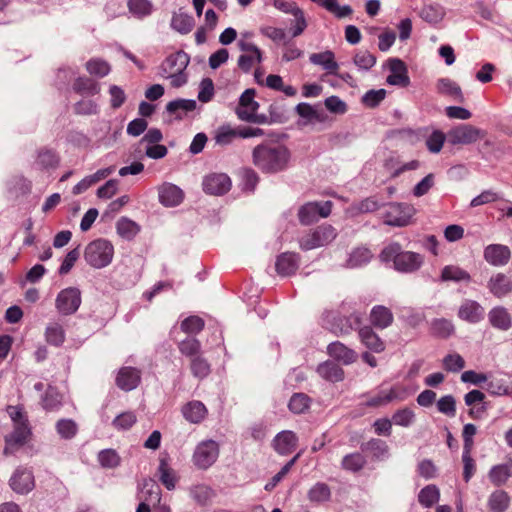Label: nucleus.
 Masks as SVG:
<instances>
[{"instance_id":"obj_1","label":"nucleus","mask_w":512,"mask_h":512,"mask_svg":"<svg viewBox=\"0 0 512 512\" xmlns=\"http://www.w3.org/2000/svg\"><path fill=\"white\" fill-rule=\"evenodd\" d=\"M289 149L279 143H261L252 151V162L263 173H278L288 167Z\"/></svg>"},{"instance_id":"obj_2","label":"nucleus","mask_w":512,"mask_h":512,"mask_svg":"<svg viewBox=\"0 0 512 512\" xmlns=\"http://www.w3.org/2000/svg\"><path fill=\"white\" fill-rule=\"evenodd\" d=\"M382 256L386 260H393L395 268L401 272H413L417 270L423 262L420 254L401 251V246L398 243H392L386 246L382 251Z\"/></svg>"},{"instance_id":"obj_3","label":"nucleus","mask_w":512,"mask_h":512,"mask_svg":"<svg viewBox=\"0 0 512 512\" xmlns=\"http://www.w3.org/2000/svg\"><path fill=\"white\" fill-rule=\"evenodd\" d=\"M114 256V246L106 239L99 238L87 244L84 250L85 261L93 268L108 266Z\"/></svg>"},{"instance_id":"obj_4","label":"nucleus","mask_w":512,"mask_h":512,"mask_svg":"<svg viewBox=\"0 0 512 512\" xmlns=\"http://www.w3.org/2000/svg\"><path fill=\"white\" fill-rule=\"evenodd\" d=\"M407 397V390L403 385L396 384L389 390L368 392L362 395L361 405L367 408H379L395 400L402 401Z\"/></svg>"},{"instance_id":"obj_5","label":"nucleus","mask_w":512,"mask_h":512,"mask_svg":"<svg viewBox=\"0 0 512 512\" xmlns=\"http://www.w3.org/2000/svg\"><path fill=\"white\" fill-rule=\"evenodd\" d=\"M337 236L335 229L328 224L320 225L303 235L299 240L302 250H312L331 243Z\"/></svg>"},{"instance_id":"obj_6","label":"nucleus","mask_w":512,"mask_h":512,"mask_svg":"<svg viewBox=\"0 0 512 512\" xmlns=\"http://www.w3.org/2000/svg\"><path fill=\"white\" fill-rule=\"evenodd\" d=\"M220 453L219 444L212 440H204L200 442L193 453V464L201 470L211 467L218 459Z\"/></svg>"},{"instance_id":"obj_7","label":"nucleus","mask_w":512,"mask_h":512,"mask_svg":"<svg viewBox=\"0 0 512 512\" xmlns=\"http://www.w3.org/2000/svg\"><path fill=\"white\" fill-rule=\"evenodd\" d=\"M415 214V208L410 204L391 203L383 213V220L391 226H407Z\"/></svg>"},{"instance_id":"obj_8","label":"nucleus","mask_w":512,"mask_h":512,"mask_svg":"<svg viewBox=\"0 0 512 512\" xmlns=\"http://www.w3.org/2000/svg\"><path fill=\"white\" fill-rule=\"evenodd\" d=\"M81 304V291L76 287L61 290L55 300L57 311L62 315L74 314Z\"/></svg>"},{"instance_id":"obj_9","label":"nucleus","mask_w":512,"mask_h":512,"mask_svg":"<svg viewBox=\"0 0 512 512\" xmlns=\"http://www.w3.org/2000/svg\"><path fill=\"white\" fill-rule=\"evenodd\" d=\"M32 437V429L13 428L4 438L3 455L5 457L16 456L32 440Z\"/></svg>"},{"instance_id":"obj_10","label":"nucleus","mask_w":512,"mask_h":512,"mask_svg":"<svg viewBox=\"0 0 512 512\" xmlns=\"http://www.w3.org/2000/svg\"><path fill=\"white\" fill-rule=\"evenodd\" d=\"M486 132L470 124L459 125L448 133L449 141L454 144L468 145L483 139Z\"/></svg>"},{"instance_id":"obj_11","label":"nucleus","mask_w":512,"mask_h":512,"mask_svg":"<svg viewBox=\"0 0 512 512\" xmlns=\"http://www.w3.org/2000/svg\"><path fill=\"white\" fill-rule=\"evenodd\" d=\"M332 203L326 201L324 203L309 202L301 206L298 211V218L301 224L309 225L318 220L319 217L326 218L330 215Z\"/></svg>"},{"instance_id":"obj_12","label":"nucleus","mask_w":512,"mask_h":512,"mask_svg":"<svg viewBox=\"0 0 512 512\" xmlns=\"http://www.w3.org/2000/svg\"><path fill=\"white\" fill-rule=\"evenodd\" d=\"M239 47L243 52L238 60V66L242 71L249 72L252 68L261 63L262 52L256 45L250 42L240 41Z\"/></svg>"},{"instance_id":"obj_13","label":"nucleus","mask_w":512,"mask_h":512,"mask_svg":"<svg viewBox=\"0 0 512 512\" xmlns=\"http://www.w3.org/2000/svg\"><path fill=\"white\" fill-rule=\"evenodd\" d=\"M9 485L18 494H25L34 488V476L31 470L18 467L12 474Z\"/></svg>"},{"instance_id":"obj_14","label":"nucleus","mask_w":512,"mask_h":512,"mask_svg":"<svg viewBox=\"0 0 512 512\" xmlns=\"http://www.w3.org/2000/svg\"><path fill=\"white\" fill-rule=\"evenodd\" d=\"M231 188V180L225 173H211L203 180V190L211 195H223Z\"/></svg>"},{"instance_id":"obj_15","label":"nucleus","mask_w":512,"mask_h":512,"mask_svg":"<svg viewBox=\"0 0 512 512\" xmlns=\"http://www.w3.org/2000/svg\"><path fill=\"white\" fill-rule=\"evenodd\" d=\"M256 91L255 89H246L239 98L238 105L236 107V115L242 121L250 119L254 113H256L260 107L259 103L255 101Z\"/></svg>"},{"instance_id":"obj_16","label":"nucleus","mask_w":512,"mask_h":512,"mask_svg":"<svg viewBox=\"0 0 512 512\" xmlns=\"http://www.w3.org/2000/svg\"><path fill=\"white\" fill-rule=\"evenodd\" d=\"M486 395L477 389L469 391L464 396V402L469 407L468 415L473 420H480L487 411Z\"/></svg>"},{"instance_id":"obj_17","label":"nucleus","mask_w":512,"mask_h":512,"mask_svg":"<svg viewBox=\"0 0 512 512\" xmlns=\"http://www.w3.org/2000/svg\"><path fill=\"white\" fill-rule=\"evenodd\" d=\"M116 385L124 391L135 389L141 382V371L135 367H121L116 375Z\"/></svg>"},{"instance_id":"obj_18","label":"nucleus","mask_w":512,"mask_h":512,"mask_svg":"<svg viewBox=\"0 0 512 512\" xmlns=\"http://www.w3.org/2000/svg\"><path fill=\"white\" fill-rule=\"evenodd\" d=\"M189 63V58L183 51L175 52L162 62L161 70L163 75H175L183 72Z\"/></svg>"},{"instance_id":"obj_19","label":"nucleus","mask_w":512,"mask_h":512,"mask_svg":"<svg viewBox=\"0 0 512 512\" xmlns=\"http://www.w3.org/2000/svg\"><path fill=\"white\" fill-rule=\"evenodd\" d=\"M511 257L508 246L502 244H490L484 249V259L491 265L504 266Z\"/></svg>"},{"instance_id":"obj_20","label":"nucleus","mask_w":512,"mask_h":512,"mask_svg":"<svg viewBox=\"0 0 512 512\" xmlns=\"http://www.w3.org/2000/svg\"><path fill=\"white\" fill-rule=\"evenodd\" d=\"M299 254L295 252H284L277 256L275 270L280 276H291L299 267Z\"/></svg>"},{"instance_id":"obj_21","label":"nucleus","mask_w":512,"mask_h":512,"mask_svg":"<svg viewBox=\"0 0 512 512\" xmlns=\"http://www.w3.org/2000/svg\"><path fill=\"white\" fill-rule=\"evenodd\" d=\"M159 201L167 207L179 205L184 199L183 191L171 183H163L158 187Z\"/></svg>"},{"instance_id":"obj_22","label":"nucleus","mask_w":512,"mask_h":512,"mask_svg":"<svg viewBox=\"0 0 512 512\" xmlns=\"http://www.w3.org/2000/svg\"><path fill=\"white\" fill-rule=\"evenodd\" d=\"M360 342L370 351L381 353L385 350L384 341L378 336L371 326H363L358 330Z\"/></svg>"},{"instance_id":"obj_23","label":"nucleus","mask_w":512,"mask_h":512,"mask_svg":"<svg viewBox=\"0 0 512 512\" xmlns=\"http://www.w3.org/2000/svg\"><path fill=\"white\" fill-rule=\"evenodd\" d=\"M297 444L296 434L289 430L278 433L273 440L274 449L281 455L291 454L297 448Z\"/></svg>"},{"instance_id":"obj_24","label":"nucleus","mask_w":512,"mask_h":512,"mask_svg":"<svg viewBox=\"0 0 512 512\" xmlns=\"http://www.w3.org/2000/svg\"><path fill=\"white\" fill-rule=\"evenodd\" d=\"M458 317L470 323H477L484 317L483 307L474 300H465L458 310Z\"/></svg>"},{"instance_id":"obj_25","label":"nucleus","mask_w":512,"mask_h":512,"mask_svg":"<svg viewBox=\"0 0 512 512\" xmlns=\"http://www.w3.org/2000/svg\"><path fill=\"white\" fill-rule=\"evenodd\" d=\"M60 164L59 155L52 149L41 148L37 152L35 167L40 171L56 169Z\"/></svg>"},{"instance_id":"obj_26","label":"nucleus","mask_w":512,"mask_h":512,"mask_svg":"<svg viewBox=\"0 0 512 512\" xmlns=\"http://www.w3.org/2000/svg\"><path fill=\"white\" fill-rule=\"evenodd\" d=\"M311 63L321 66L327 74L337 75L339 64L335 60V54L331 50L312 53L309 57Z\"/></svg>"},{"instance_id":"obj_27","label":"nucleus","mask_w":512,"mask_h":512,"mask_svg":"<svg viewBox=\"0 0 512 512\" xmlns=\"http://www.w3.org/2000/svg\"><path fill=\"white\" fill-rule=\"evenodd\" d=\"M391 73L387 77V83L399 87H406L409 84L407 69L403 61L394 59L390 61Z\"/></svg>"},{"instance_id":"obj_28","label":"nucleus","mask_w":512,"mask_h":512,"mask_svg":"<svg viewBox=\"0 0 512 512\" xmlns=\"http://www.w3.org/2000/svg\"><path fill=\"white\" fill-rule=\"evenodd\" d=\"M184 418L194 424L201 423L207 416L208 410L201 401L193 400L182 406Z\"/></svg>"},{"instance_id":"obj_29","label":"nucleus","mask_w":512,"mask_h":512,"mask_svg":"<svg viewBox=\"0 0 512 512\" xmlns=\"http://www.w3.org/2000/svg\"><path fill=\"white\" fill-rule=\"evenodd\" d=\"M158 476L160 482L165 486L166 489H175L179 477L176 471L170 465L168 457L160 458Z\"/></svg>"},{"instance_id":"obj_30","label":"nucleus","mask_w":512,"mask_h":512,"mask_svg":"<svg viewBox=\"0 0 512 512\" xmlns=\"http://www.w3.org/2000/svg\"><path fill=\"white\" fill-rule=\"evenodd\" d=\"M488 288L494 296L502 298L512 292V280L504 273H497L490 278Z\"/></svg>"},{"instance_id":"obj_31","label":"nucleus","mask_w":512,"mask_h":512,"mask_svg":"<svg viewBox=\"0 0 512 512\" xmlns=\"http://www.w3.org/2000/svg\"><path fill=\"white\" fill-rule=\"evenodd\" d=\"M327 353L330 357L344 364H351L357 360L356 352L339 341L329 344Z\"/></svg>"},{"instance_id":"obj_32","label":"nucleus","mask_w":512,"mask_h":512,"mask_svg":"<svg viewBox=\"0 0 512 512\" xmlns=\"http://www.w3.org/2000/svg\"><path fill=\"white\" fill-rule=\"evenodd\" d=\"M510 504V495L503 489H497L489 495L487 509L489 512H506Z\"/></svg>"},{"instance_id":"obj_33","label":"nucleus","mask_w":512,"mask_h":512,"mask_svg":"<svg viewBox=\"0 0 512 512\" xmlns=\"http://www.w3.org/2000/svg\"><path fill=\"white\" fill-rule=\"evenodd\" d=\"M490 324L500 330H508L512 326V319L506 308L498 306L489 311Z\"/></svg>"},{"instance_id":"obj_34","label":"nucleus","mask_w":512,"mask_h":512,"mask_svg":"<svg viewBox=\"0 0 512 512\" xmlns=\"http://www.w3.org/2000/svg\"><path fill=\"white\" fill-rule=\"evenodd\" d=\"M318 374L325 380L335 383L344 379V370L335 362L325 361L317 367Z\"/></svg>"},{"instance_id":"obj_35","label":"nucleus","mask_w":512,"mask_h":512,"mask_svg":"<svg viewBox=\"0 0 512 512\" xmlns=\"http://www.w3.org/2000/svg\"><path fill=\"white\" fill-rule=\"evenodd\" d=\"M370 322L374 327L384 329L392 324L393 314L385 306H375L370 313Z\"/></svg>"},{"instance_id":"obj_36","label":"nucleus","mask_w":512,"mask_h":512,"mask_svg":"<svg viewBox=\"0 0 512 512\" xmlns=\"http://www.w3.org/2000/svg\"><path fill=\"white\" fill-rule=\"evenodd\" d=\"M138 498L141 502L154 505L161 500V489L152 479L145 480Z\"/></svg>"},{"instance_id":"obj_37","label":"nucleus","mask_w":512,"mask_h":512,"mask_svg":"<svg viewBox=\"0 0 512 512\" xmlns=\"http://www.w3.org/2000/svg\"><path fill=\"white\" fill-rule=\"evenodd\" d=\"M437 91L438 93L450 97L452 100L458 103L464 102L461 88L450 79H440L437 82Z\"/></svg>"},{"instance_id":"obj_38","label":"nucleus","mask_w":512,"mask_h":512,"mask_svg":"<svg viewBox=\"0 0 512 512\" xmlns=\"http://www.w3.org/2000/svg\"><path fill=\"white\" fill-rule=\"evenodd\" d=\"M367 465L366 457L360 452H353L343 457L341 467L352 473L360 472Z\"/></svg>"},{"instance_id":"obj_39","label":"nucleus","mask_w":512,"mask_h":512,"mask_svg":"<svg viewBox=\"0 0 512 512\" xmlns=\"http://www.w3.org/2000/svg\"><path fill=\"white\" fill-rule=\"evenodd\" d=\"M7 413L13 422V428L32 429L25 408L22 405H9Z\"/></svg>"},{"instance_id":"obj_40","label":"nucleus","mask_w":512,"mask_h":512,"mask_svg":"<svg viewBox=\"0 0 512 512\" xmlns=\"http://www.w3.org/2000/svg\"><path fill=\"white\" fill-rule=\"evenodd\" d=\"M167 111L175 114L177 119H182L188 112L196 109L195 100L178 99L167 104Z\"/></svg>"},{"instance_id":"obj_41","label":"nucleus","mask_w":512,"mask_h":512,"mask_svg":"<svg viewBox=\"0 0 512 512\" xmlns=\"http://www.w3.org/2000/svg\"><path fill=\"white\" fill-rule=\"evenodd\" d=\"M313 3L325 8L332 13L336 18H344L352 15L353 10L350 6H340L337 0H311Z\"/></svg>"},{"instance_id":"obj_42","label":"nucleus","mask_w":512,"mask_h":512,"mask_svg":"<svg viewBox=\"0 0 512 512\" xmlns=\"http://www.w3.org/2000/svg\"><path fill=\"white\" fill-rule=\"evenodd\" d=\"M46 342L50 345L59 347L65 341V330L58 322L50 323L45 330Z\"/></svg>"},{"instance_id":"obj_43","label":"nucleus","mask_w":512,"mask_h":512,"mask_svg":"<svg viewBox=\"0 0 512 512\" xmlns=\"http://www.w3.org/2000/svg\"><path fill=\"white\" fill-rule=\"evenodd\" d=\"M73 89L76 93L81 95L93 96L99 93L98 83L88 77H79L73 83Z\"/></svg>"},{"instance_id":"obj_44","label":"nucleus","mask_w":512,"mask_h":512,"mask_svg":"<svg viewBox=\"0 0 512 512\" xmlns=\"http://www.w3.org/2000/svg\"><path fill=\"white\" fill-rule=\"evenodd\" d=\"M430 331L433 336L446 339L454 333L455 328L450 320L442 318L432 321Z\"/></svg>"},{"instance_id":"obj_45","label":"nucleus","mask_w":512,"mask_h":512,"mask_svg":"<svg viewBox=\"0 0 512 512\" xmlns=\"http://www.w3.org/2000/svg\"><path fill=\"white\" fill-rule=\"evenodd\" d=\"M178 349L189 360L202 353L200 341L190 336L178 343Z\"/></svg>"},{"instance_id":"obj_46","label":"nucleus","mask_w":512,"mask_h":512,"mask_svg":"<svg viewBox=\"0 0 512 512\" xmlns=\"http://www.w3.org/2000/svg\"><path fill=\"white\" fill-rule=\"evenodd\" d=\"M189 366L192 374L199 379L207 377L211 372L210 364L203 356V352L190 359Z\"/></svg>"},{"instance_id":"obj_47","label":"nucleus","mask_w":512,"mask_h":512,"mask_svg":"<svg viewBox=\"0 0 512 512\" xmlns=\"http://www.w3.org/2000/svg\"><path fill=\"white\" fill-rule=\"evenodd\" d=\"M116 228L117 233L127 240L134 239L140 231V226L128 218L119 219Z\"/></svg>"},{"instance_id":"obj_48","label":"nucleus","mask_w":512,"mask_h":512,"mask_svg":"<svg viewBox=\"0 0 512 512\" xmlns=\"http://www.w3.org/2000/svg\"><path fill=\"white\" fill-rule=\"evenodd\" d=\"M331 498V490L330 487L323 482L316 483L309 491H308V499L312 503H323L329 501Z\"/></svg>"},{"instance_id":"obj_49","label":"nucleus","mask_w":512,"mask_h":512,"mask_svg":"<svg viewBox=\"0 0 512 512\" xmlns=\"http://www.w3.org/2000/svg\"><path fill=\"white\" fill-rule=\"evenodd\" d=\"M510 476L511 471L509 466L506 464H500L492 467L488 474L490 482L496 487L506 484Z\"/></svg>"},{"instance_id":"obj_50","label":"nucleus","mask_w":512,"mask_h":512,"mask_svg":"<svg viewBox=\"0 0 512 512\" xmlns=\"http://www.w3.org/2000/svg\"><path fill=\"white\" fill-rule=\"evenodd\" d=\"M266 86L270 89L281 91L288 97L296 95L297 90L291 85H285L281 76L270 74L266 78Z\"/></svg>"},{"instance_id":"obj_51","label":"nucleus","mask_w":512,"mask_h":512,"mask_svg":"<svg viewBox=\"0 0 512 512\" xmlns=\"http://www.w3.org/2000/svg\"><path fill=\"white\" fill-rule=\"evenodd\" d=\"M465 364L464 358L456 352L449 353L442 359V368L446 372L458 373L465 367Z\"/></svg>"},{"instance_id":"obj_52","label":"nucleus","mask_w":512,"mask_h":512,"mask_svg":"<svg viewBox=\"0 0 512 512\" xmlns=\"http://www.w3.org/2000/svg\"><path fill=\"white\" fill-rule=\"evenodd\" d=\"M205 326L204 320L196 315L185 318L181 324V330L188 335H196L200 333Z\"/></svg>"},{"instance_id":"obj_53","label":"nucleus","mask_w":512,"mask_h":512,"mask_svg":"<svg viewBox=\"0 0 512 512\" xmlns=\"http://www.w3.org/2000/svg\"><path fill=\"white\" fill-rule=\"evenodd\" d=\"M439 497V489L435 485H428L419 492L418 501L425 507H431L438 502Z\"/></svg>"},{"instance_id":"obj_54","label":"nucleus","mask_w":512,"mask_h":512,"mask_svg":"<svg viewBox=\"0 0 512 512\" xmlns=\"http://www.w3.org/2000/svg\"><path fill=\"white\" fill-rule=\"evenodd\" d=\"M171 26L176 31L187 34L189 33L193 27H194V20L191 16L184 14V13H177L174 14L171 22Z\"/></svg>"},{"instance_id":"obj_55","label":"nucleus","mask_w":512,"mask_h":512,"mask_svg":"<svg viewBox=\"0 0 512 512\" xmlns=\"http://www.w3.org/2000/svg\"><path fill=\"white\" fill-rule=\"evenodd\" d=\"M372 254L369 249L365 247L355 248L351 253L347 260V264L349 267H357L361 266L371 259Z\"/></svg>"},{"instance_id":"obj_56","label":"nucleus","mask_w":512,"mask_h":512,"mask_svg":"<svg viewBox=\"0 0 512 512\" xmlns=\"http://www.w3.org/2000/svg\"><path fill=\"white\" fill-rule=\"evenodd\" d=\"M128 8L137 18H143L152 12V4L149 0H129Z\"/></svg>"},{"instance_id":"obj_57","label":"nucleus","mask_w":512,"mask_h":512,"mask_svg":"<svg viewBox=\"0 0 512 512\" xmlns=\"http://www.w3.org/2000/svg\"><path fill=\"white\" fill-rule=\"evenodd\" d=\"M191 494L198 504L206 505L215 493L210 486L198 484L191 489Z\"/></svg>"},{"instance_id":"obj_58","label":"nucleus","mask_w":512,"mask_h":512,"mask_svg":"<svg viewBox=\"0 0 512 512\" xmlns=\"http://www.w3.org/2000/svg\"><path fill=\"white\" fill-rule=\"evenodd\" d=\"M442 279L445 281H469L470 275L457 266H446L442 270Z\"/></svg>"},{"instance_id":"obj_59","label":"nucleus","mask_w":512,"mask_h":512,"mask_svg":"<svg viewBox=\"0 0 512 512\" xmlns=\"http://www.w3.org/2000/svg\"><path fill=\"white\" fill-rule=\"evenodd\" d=\"M437 410L446 415L447 417H454L456 415V400L452 395L442 396L436 403Z\"/></svg>"},{"instance_id":"obj_60","label":"nucleus","mask_w":512,"mask_h":512,"mask_svg":"<svg viewBox=\"0 0 512 512\" xmlns=\"http://www.w3.org/2000/svg\"><path fill=\"white\" fill-rule=\"evenodd\" d=\"M353 62L360 69L369 70L375 65L376 57L368 50H360L354 55Z\"/></svg>"},{"instance_id":"obj_61","label":"nucleus","mask_w":512,"mask_h":512,"mask_svg":"<svg viewBox=\"0 0 512 512\" xmlns=\"http://www.w3.org/2000/svg\"><path fill=\"white\" fill-rule=\"evenodd\" d=\"M310 398L304 393L294 394L289 401V409L296 414L305 412L309 408Z\"/></svg>"},{"instance_id":"obj_62","label":"nucleus","mask_w":512,"mask_h":512,"mask_svg":"<svg viewBox=\"0 0 512 512\" xmlns=\"http://www.w3.org/2000/svg\"><path fill=\"white\" fill-rule=\"evenodd\" d=\"M137 421V416L132 411H126L119 414L112 422V425L117 430H128L130 429Z\"/></svg>"},{"instance_id":"obj_63","label":"nucleus","mask_w":512,"mask_h":512,"mask_svg":"<svg viewBox=\"0 0 512 512\" xmlns=\"http://www.w3.org/2000/svg\"><path fill=\"white\" fill-rule=\"evenodd\" d=\"M98 460L104 468H115L120 463V457L113 449L102 450L98 454Z\"/></svg>"},{"instance_id":"obj_64","label":"nucleus","mask_w":512,"mask_h":512,"mask_svg":"<svg viewBox=\"0 0 512 512\" xmlns=\"http://www.w3.org/2000/svg\"><path fill=\"white\" fill-rule=\"evenodd\" d=\"M87 71L99 77H104L110 72L109 64L101 59H91L86 64Z\"/></svg>"}]
</instances>
